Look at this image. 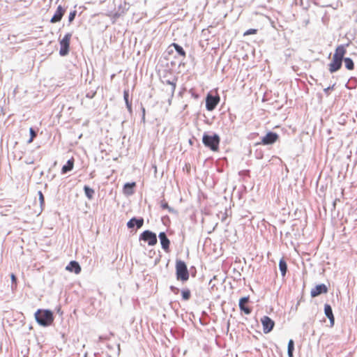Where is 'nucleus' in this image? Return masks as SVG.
Here are the masks:
<instances>
[{
    "instance_id": "obj_29",
    "label": "nucleus",
    "mask_w": 357,
    "mask_h": 357,
    "mask_svg": "<svg viewBox=\"0 0 357 357\" xmlns=\"http://www.w3.org/2000/svg\"><path fill=\"white\" fill-rule=\"evenodd\" d=\"M128 223H143V219L137 220L136 218H132Z\"/></svg>"
},
{
    "instance_id": "obj_18",
    "label": "nucleus",
    "mask_w": 357,
    "mask_h": 357,
    "mask_svg": "<svg viewBox=\"0 0 357 357\" xmlns=\"http://www.w3.org/2000/svg\"><path fill=\"white\" fill-rule=\"evenodd\" d=\"M123 98L126 105V107L128 111H132V104L129 101V91L128 89L124 90L123 91Z\"/></svg>"
},
{
    "instance_id": "obj_5",
    "label": "nucleus",
    "mask_w": 357,
    "mask_h": 357,
    "mask_svg": "<svg viewBox=\"0 0 357 357\" xmlns=\"http://www.w3.org/2000/svg\"><path fill=\"white\" fill-rule=\"evenodd\" d=\"M139 239L140 241H143L147 243V244L150 246L155 245L158 241L156 234L149 230H146L143 231L139 235Z\"/></svg>"
},
{
    "instance_id": "obj_1",
    "label": "nucleus",
    "mask_w": 357,
    "mask_h": 357,
    "mask_svg": "<svg viewBox=\"0 0 357 357\" xmlns=\"http://www.w3.org/2000/svg\"><path fill=\"white\" fill-rule=\"evenodd\" d=\"M346 52V46L344 45H338L335 48L332 61L328 65V70L330 73H333L341 68L342 61Z\"/></svg>"
},
{
    "instance_id": "obj_20",
    "label": "nucleus",
    "mask_w": 357,
    "mask_h": 357,
    "mask_svg": "<svg viewBox=\"0 0 357 357\" xmlns=\"http://www.w3.org/2000/svg\"><path fill=\"white\" fill-rule=\"evenodd\" d=\"M345 67L349 70H353L354 69V63L351 59L347 57L343 59Z\"/></svg>"
},
{
    "instance_id": "obj_3",
    "label": "nucleus",
    "mask_w": 357,
    "mask_h": 357,
    "mask_svg": "<svg viewBox=\"0 0 357 357\" xmlns=\"http://www.w3.org/2000/svg\"><path fill=\"white\" fill-rule=\"evenodd\" d=\"M202 142L205 146L209 148L212 151H218L220 138L217 134L209 135L204 133L202 137Z\"/></svg>"
},
{
    "instance_id": "obj_13",
    "label": "nucleus",
    "mask_w": 357,
    "mask_h": 357,
    "mask_svg": "<svg viewBox=\"0 0 357 357\" xmlns=\"http://www.w3.org/2000/svg\"><path fill=\"white\" fill-rule=\"evenodd\" d=\"M249 301V297H242L239 300V308L241 311H243L245 314H250L252 312L251 309L247 307L245 305Z\"/></svg>"
},
{
    "instance_id": "obj_27",
    "label": "nucleus",
    "mask_w": 357,
    "mask_h": 357,
    "mask_svg": "<svg viewBox=\"0 0 357 357\" xmlns=\"http://www.w3.org/2000/svg\"><path fill=\"white\" fill-rule=\"evenodd\" d=\"M257 33V29H250L247 30L243 33V36H248V35H251V34H256Z\"/></svg>"
},
{
    "instance_id": "obj_22",
    "label": "nucleus",
    "mask_w": 357,
    "mask_h": 357,
    "mask_svg": "<svg viewBox=\"0 0 357 357\" xmlns=\"http://www.w3.org/2000/svg\"><path fill=\"white\" fill-rule=\"evenodd\" d=\"M294 349V342L293 340H289L287 346V354L289 357H294L293 352Z\"/></svg>"
},
{
    "instance_id": "obj_12",
    "label": "nucleus",
    "mask_w": 357,
    "mask_h": 357,
    "mask_svg": "<svg viewBox=\"0 0 357 357\" xmlns=\"http://www.w3.org/2000/svg\"><path fill=\"white\" fill-rule=\"evenodd\" d=\"M158 238L160 239L162 248L165 251L168 252L170 245V241L167 238L166 234L165 232H160L158 235Z\"/></svg>"
},
{
    "instance_id": "obj_36",
    "label": "nucleus",
    "mask_w": 357,
    "mask_h": 357,
    "mask_svg": "<svg viewBox=\"0 0 357 357\" xmlns=\"http://www.w3.org/2000/svg\"><path fill=\"white\" fill-rule=\"evenodd\" d=\"M59 0H56V2L58 1Z\"/></svg>"
},
{
    "instance_id": "obj_16",
    "label": "nucleus",
    "mask_w": 357,
    "mask_h": 357,
    "mask_svg": "<svg viewBox=\"0 0 357 357\" xmlns=\"http://www.w3.org/2000/svg\"><path fill=\"white\" fill-rule=\"evenodd\" d=\"M74 162H75V160L73 158H71V159L68 160L66 165H63L61 169L62 173L66 174L68 172L71 171L73 169Z\"/></svg>"
},
{
    "instance_id": "obj_4",
    "label": "nucleus",
    "mask_w": 357,
    "mask_h": 357,
    "mask_svg": "<svg viewBox=\"0 0 357 357\" xmlns=\"http://www.w3.org/2000/svg\"><path fill=\"white\" fill-rule=\"evenodd\" d=\"M176 271L178 280H181L182 281H186L188 280L189 273L186 264L184 261L181 260L176 261Z\"/></svg>"
},
{
    "instance_id": "obj_14",
    "label": "nucleus",
    "mask_w": 357,
    "mask_h": 357,
    "mask_svg": "<svg viewBox=\"0 0 357 357\" xmlns=\"http://www.w3.org/2000/svg\"><path fill=\"white\" fill-rule=\"evenodd\" d=\"M66 269L67 271H69L70 272H74L76 274H78L81 271V267L78 262L75 261H71L68 266H66Z\"/></svg>"
},
{
    "instance_id": "obj_31",
    "label": "nucleus",
    "mask_w": 357,
    "mask_h": 357,
    "mask_svg": "<svg viewBox=\"0 0 357 357\" xmlns=\"http://www.w3.org/2000/svg\"><path fill=\"white\" fill-rule=\"evenodd\" d=\"M121 16V13H115L111 17L114 20L118 19Z\"/></svg>"
},
{
    "instance_id": "obj_33",
    "label": "nucleus",
    "mask_w": 357,
    "mask_h": 357,
    "mask_svg": "<svg viewBox=\"0 0 357 357\" xmlns=\"http://www.w3.org/2000/svg\"><path fill=\"white\" fill-rule=\"evenodd\" d=\"M11 280H12L13 282H15L16 278L14 274H11Z\"/></svg>"
},
{
    "instance_id": "obj_24",
    "label": "nucleus",
    "mask_w": 357,
    "mask_h": 357,
    "mask_svg": "<svg viewBox=\"0 0 357 357\" xmlns=\"http://www.w3.org/2000/svg\"><path fill=\"white\" fill-rule=\"evenodd\" d=\"M181 295L183 300L187 301L190 297V291L188 289L181 291Z\"/></svg>"
},
{
    "instance_id": "obj_21",
    "label": "nucleus",
    "mask_w": 357,
    "mask_h": 357,
    "mask_svg": "<svg viewBox=\"0 0 357 357\" xmlns=\"http://www.w3.org/2000/svg\"><path fill=\"white\" fill-rule=\"evenodd\" d=\"M172 46L174 47L175 50L180 56H181L182 57H185V52L184 51L181 46H180L177 43H172Z\"/></svg>"
},
{
    "instance_id": "obj_25",
    "label": "nucleus",
    "mask_w": 357,
    "mask_h": 357,
    "mask_svg": "<svg viewBox=\"0 0 357 357\" xmlns=\"http://www.w3.org/2000/svg\"><path fill=\"white\" fill-rule=\"evenodd\" d=\"M29 132H30V139L27 142L29 144L31 143L33 141L34 138L37 135L36 131L32 128H30Z\"/></svg>"
},
{
    "instance_id": "obj_7",
    "label": "nucleus",
    "mask_w": 357,
    "mask_h": 357,
    "mask_svg": "<svg viewBox=\"0 0 357 357\" xmlns=\"http://www.w3.org/2000/svg\"><path fill=\"white\" fill-rule=\"evenodd\" d=\"M261 324H262V326H263V332L265 333V334H267L268 333H270L274 326H275V322L273 320H272L268 316H264L261 318Z\"/></svg>"
},
{
    "instance_id": "obj_35",
    "label": "nucleus",
    "mask_w": 357,
    "mask_h": 357,
    "mask_svg": "<svg viewBox=\"0 0 357 357\" xmlns=\"http://www.w3.org/2000/svg\"><path fill=\"white\" fill-rule=\"evenodd\" d=\"M143 113L144 114L145 113V109H143Z\"/></svg>"
},
{
    "instance_id": "obj_30",
    "label": "nucleus",
    "mask_w": 357,
    "mask_h": 357,
    "mask_svg": "<svg viewBox=\"0 0 357 357\" xmlns=\"http://www.w3.org/2000/svg\"><path fill=\"white\" fill-rule=\"evenodd\" d=\"M38 195H39L40 202V204L42 206V205L44 204V202H45L44 196H43V194L42 193L41 191L38 192Z\"/></svg>"
},
{
    "instance_id": "obj_17",
    "label": "nucleus",
    "mask_w": 357,
    "mask_h": 357,
    "mask_svg": "<svg viewBox=\"0 0 357 357\" xmlns=\"http://www.w3.org/2000/svg\"><path fill=\"white\" fill-rule=\"evenodd\" d=\"M279 269L281 272L282 276L284 277L286 275L287 271V265L283 258H282L279 261Z\"/></svg>"
},
{
    "instance_id": "obj_28",
    "label": "nucleus",
    "mask_w": 357,
    "mask_h": 357,
    "mask_svg": "<svg viewBox=\"0 0 357 357\" xmlns=\"http://www.w3.org/2000/svg\"><path fill=\"white\" fill-rule=\"evenodd\" d=\"M76 14H77L76 10H73L69 13L68 21L70 23H71L74 20V19L76 16Z\"/></svg>"
},
{
    "instance_id": "obj_19",
    "label": "nucleus",
    "mask_w": 357,
    "mask_h": 357,
    "mask_svg": "<svg viewBox=\"0 0 357 357\" xmlns=\"http://www.w3.org/2000/svg\"><path fill=\"white\" fill-rule=\"evenodd\" d=\"M136 185L135 182L132 183H127L124 185L123 190L124 192L128 195H131L133 193L132 188Z\"/></svg>"
},
{
    "instance_id": "obj_15",
    "label": "nucleus",
    "mask_w": 357,
    "mask_h": 357,
    "mask_svg": "<svg viewBox=\"0 0 357 357\" xmlns=\"http://www.w3.org/2000/svg\"><path fill=\"white\" fill-rule=\"evenodd\" d=\"M324 313L325 315L329 319L330 324L331 326L334 325L335 318L333 314L332 307L328 304L324 305Z\"/></svg>"
},
{
    "instance_id": "obj_10",
    "label": "nucleus",
    "mask_w": 357,
    "mask_h": 357,
    "mask_svg": "<svg viewBox=\"0 0 357 357\" xmlns=\"http://www.w3.org/2000/svg\"><path fill=\"white\" fill-rule=\"evenodd\" d=\"M279 138L277 133L269 132L262 139L261 144L264 145L272 144L275 143Z\"/></svg>"
},
{
    "instance_id": "obj_8",
    "label": "nucleus",
    "mask_w": 357,
    "mask_h": 357,
    "mask_svg": "<svg viewBox=\"0 0 357 357\" xmlns=\"http://www.w3.org/2000/svg\"><path fill=\"white\" fill-rule=\"evenodd\" d=\"M220 102V97L208 95L206 99V107L208 111L213 110Z\"/></svg>"
},
{
    "instance_id": "obj_26",
    "label": "nucleus",
    "mask_w": 357,
    "mask_h": 357,
    "mask_svg": "<svg viewBox=\"0 0 357 357\" xmlns=\"http://www.w3.org/2000/svg\"><path fill=\"white\" fill-rule=\"evenodd\" d=\"M160 207L163 209H168L169 211H172V209L169 207L167 202L165 199L161 200Z\"/></svg>"
},
{
    "instance_id": "obj_11",
    "label": "nucleus",
    "mask_w": 357,
    "mask_h": 357,
    "mask_svg": "<svg viewBox=\"0 0 357 357\" xmlns=\"http://www.w3.org/2000/svg\"><path fill=\"white\" fill-rule=\"evenodd\" d=\"M327 291V287L324 284H321L312 289L310 295L312 297H316L321 294L326 293Z\"/></svg>"
},
{
    "instance_id": "obj_2",
    "label": "nucleus",
    "mask_w": 357,
    "mask_h": 357,
    "mask_svg": "<svg viewBox=\"0 0 357 357\" xmlns=\"http://www.w3.org/2000/svg\"><path fill=\"white\" fill-rule=\"evenodd\" d=\"M35 318L38 324L45 327L50 326L54 321L53 314L50 310H38Z\"/></svg>"
},
{
    "instance_id": "obj_34",
    "label": "nucleus",
    "mask_w": 357,
    "mask_h": 357,
    "mask_svg": "<svg viewBox=\"0 0 357 357\" xmlns=\"http://www.w3.org/2000/svg\"><path fill=\"white\" fill-rule=\"evenodd\" d=\"M169 83L170 84L173 85L174 89H175V86H176V84H175V83L169 82Z\"/></svg>"
},
{
    "instance_id": "obj_23",
    "label": "nucleus",
    "mask_w": 357,
    "mask_h": 357,
    "mask_svg": "<svg viewBox=\"0 0 357 357\" xmlns=\"http://www.w3.org/2000/svg\"><path fill=\"white\" fill-rule=\"evenodd\" d=\"M84 190L85 192L86 196L89 199H91L94 195V190L89 188V186L85 185L84 187Z\"/></svg>"
},
{
    "instance_id": "obj_32",
    "label": "nucleus",
    "mask_w": 357,
    "mask_h": 357,
    "mask_svg": "<svg viewBox=\"0 0 357 357\" xmlns=\"http://www.w3.org/2000/svg\"><path fill=\"white\" fill-rule=\"evenodd\" d=\"M128 228H134L135 226H137V228H139L142 225H127Z\"/></svg>"
},
{
    "instance_id": "obj_6",
    "label": "nucleus",
    "mask_w": 357,
    "mask_h": 357,
    "mask_svg": "<svg viewBox=\"0 0 357 357\" xmlns=\"http://www.w3.org/2000/svg\"><path fill=\"white\" fill-rule=\"evenodd\" d=\"M71 37L72 34L68 33L63 36L62 40H60L59 54L61 56H66L68 54Z\"/></svg>"
},
{
    "instance_id": "obj_9",
    "label": "nucleus",
    "mask_w": 357,
    "mask_h": 357,
    "mask_svg": "<svg viewBox=\"0 0 357 357\" xmlns=\"http://www.w3.org/2000/svg\"><path fill=\"white\" fill-rule=\"evenodd\" d=\"M66 13V8H63L61 5H59L56 8L54 15L50 20V22L52 24L59 22L61 20L63 16Z\"/></svg>"
}]
</instances>
